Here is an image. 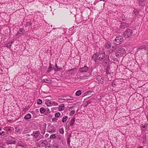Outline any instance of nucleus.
<instances>
[{
	"instance_id": "obj_1",
	"label": "nucleus",
	"mask_w": 148,
	"mask_h": 148,
	"mask_svg": "<svg viewBox=\"0 0 148 148\" xmlns=\"http://www.w3.org/2000/svg\"><path fill=\"white\" fill-rule=\"evenodd\" d=\"M105 53L104 51H100L98 55L94 54L92 57V59L95 61V62H97V60H103L104 61V64L106 65L109 62V58L108 56H105Z\"/></svg>"
},
{
	"instance_id": "obj_2",
	"label": "nucleus",
	"mask_w": 148,
	"mask_h": 148,
	"mask_svg": "<svg viewBox=\"0 0 148 148\" xmlns=\"http://www.w3.org/2000/svg\"><path fill=\"white\" fill-rule=\"evenodd\" d=\"M126 53L125 49L123 48H121L117 49L115 51V55L118 57L121 56L122 54H124Z\"/></svg>"
},
{
	"instance_id": "obj_3",
	"label": "nucleus",
	"mask_w": 148,
	"mask_h": 148,
	"mask_svg": "<svg viewBox=\"0 0 148 148\" xmlns=\"http://www.w3.org/2000/svg\"><path fill=\"white\" fill-rule=\"evenodd\" d=\"M123 40V38L122 37L117 36L114 41V44L116 45H119L122 42Z\"/></svg>"
},
{
	"instance_id": "obj_4",
	"label": "nucleus",
	"mask_w": 148,
	"mask_h": 148,
	"mask_svg": "<svg viewBox=\"0 0 148 148\" xmlns=\"http://www.w3.org/2000/svg\"><path fill=\"white\" fill-rule=\"evenodd\" d=\"M132 34V30L130 29H127L123 33V35L125 38H128L130 37Z\"/></svg>"
},
{
	"instance_id": "obj_5",
	"label": "nucleus",
	"mask_w": 148,
	"mask_h": 148,
	"mask_svg": "<svg viewBox=\"0 0 148 148\" xmlns=\"http://www.w3.org/2000/svg\"><path fill=\"white\" fill-rule=\"evenodd\" d=\"M25 33V31L24 29L22 28L19 29L18 32L16 34V36L18 37L20 36L21 35H23Z\"/></svg>"
},
{
	"instance_id": "obj_6",
	"label": "nucleus",
	"mask_w": 148,
	"mask_h": 148,
	"mask_svg": "<svg viewBox=\"0 0 148 148\" xmlns=\"http://www.w3.org/2000/svg\"><path fill=\"white\" fill-rule=\"evenodd\" d=\"M15 139L12 137H10L9 138L8 140L7 141V143L8 144H15Z\"/></svg>"
},
{
	"instance_id": "obj_7",
	"label": "nucleus",
	"mask_w": 148,
	"mask_h": 148,
	"mask_svg": "<svg viewBox=\"0 0 148 148\" xmlns=\"http://www.w3.org/2000/svg\"><path fill=\"white\" fill-rule=\"evenodd\" d=\"M40 134V131L39 130H38L36 132L34 131L33 132V134H32L31 135L32 136H33L34 138L36 139L38 138Z\"/></svg>"
},
{
	"instance_id": "obj_8",
	"label": "nucleus",
	"mask_w": 148,
	"mask_h": 148,
	"mask_svg": "<svg viewBox=\"0 0 148 148\" xmlns=\"http://www.w3.org/2000/svg\"><path fill=\"white\" fill-rule=\"evenodd\" d=\"M88 70V68L86 66H85L83 67L80 68L79 71L81 72H86Z\"/></svg>"
},
{
	"instance_id": "obj_9",
	"label": "nucleus",
	"mask_w": 148,
	"mask_h": 148,
	"mask_svg": "<svg viewBox=\"0 0 148 148\" xmlns=\"http://www.w3.org/2000/svg\"><path fill=\"white\" fill-rule=\"evenodd\" d=\"M64 96H59L58 98V101L61 103H62L64 102V101L65 100V99H64Z\"/></svg>"
},
{
	"instance_id": "obj_10",
	"label": "nucleus",
	"mask_w": 148,
	"mask_h": 148,
	"mask_svg": "<svg viewBox=\"0 0 148 148\" xmlns=\"http://www.w3.org/2000/svg\"><path fill=\"white\" fill-rule=\"evenodd\" d=\"M129 26V24L125 23H121V27L122 29H124L126 27Z\"/></svg>"
},
{
	"instance_id": "obj_11",
	"label": "nucleus",
	"mask_w": 148,
	"mask_h": 148,
	"mask_svg": "<svg viewBox=\"0 0 148 148\" xmlns=\"http://www.w3.org/2000/svg\"><path fill=\"white\" fill-rule=\"evenodd\" d=\"M14 42V41H12L10 42H9L6 44L5 47H6L9 49H10L11 48L12 45L13 43Z\"/></svg>"
},
{
	"instance_id": "obj_12",
	"label": "nucleus",
	"mask_w": 148,
	"mask_h": 148,
	"mask_svg": "<svg viewBox=\"0 0 148 148\" xmlns=\"http://www.w3.org/2000/svg\"><path fill=\"white\" fill-rule=\"evenodd\" d=\"M31 118V114L29 113H28L25 116L24 119L25 120H28L30 119Z\"/></svg>"
},
{
	"instance_id": "obj_13",
	"label": "nucleus",
	"mask_w": 148,
	"mask_h": 148,
	"mask_svg": "<svg viewBox=\"0 0 148 148\" xmlns=\"http://www.w3.org/2000/svg\"><path fill=\"white\" fill-rule=\"evenodd\" d=\"M64 104H62L59 106V111H61L64 109Z\"/></svg>"
},
{
	"instance_id": "obj_14",
	"label": "nucleus",
	"mask_w": 148,
	"mask_h": 148,
	"mask_svg": "<svg viewBox=\"0 0 148 148\" xmlns=\"http://www.w3.org/2000/svg\"><path fill=\"white\" fill-rule=\"evenodd\" d=\"M41 144L44 147L47 146L48 145L47 141L46 140H43L42 141Z\"/></svg>"
},
{
	"instance_id": "obj_15",
	"label": "nucleus",
	"mask_w": 148,
	"mask_h": 148,
	"mask_svg": "<svg viewBox=\"0 0 148 148\" xmlns=\"http://www.w3.org/2000/svg\"><path fill=\"white\" fill-rule=\"evenodd\" d=\"M106 73L107 75L110 74L111 73L110 69L109 66H108L106 69Z\"/></svg>"
},
{
	"instance_id": "obj_16",
	"label": "nucleus",
	"mask_w": 148,
	"mask_h": 148,
	"mask_svg": "<svg viewBox=\"0 0 148 148\" xmlns=\"http://www.w3.org/2000/svg\"><path fill=\"white\" fill-rule=\"evenodd\" d=\"M89 76H84L80 77L79 79L82 80H84L88 78Z\"/></svg>"
},
{
	"instance_id": "obj_17",
	"label": "nucleus",
	"mask_w": 148,
	"mask_h": 148,
	"mask_svg": "<svg viewBox=\"0 0 148 148\" xmlns=\"http://www.w3.org/2000/svg\"><path fill=\"white\" fill-rule=\"evenodd\" d=\"M105 46L106 47L107 49H109L111 47V44L109 42H108L105 45Z\"/></svg>"
},
{
	"instance_id": "obj_18",
	"label": "nucleus",
	"mask_w": 148,
	"mask_h": 148,
	"mask_svg": "<svg viewBox=\"0 0 148 148\" xmlns=\"http://www.w3.org/2000/svg\"><path fill=\"white\" fill-rule=\"evenodd\" d=\"M146 48V46L145 45H142L140 46V47L138 48V50L140 51L141 50L143 49H145Z\"/></svg>"
},
{
	"instance_id": "obj_19",
	"label": "nucleus",
	"mask_w": 148,
	"mask_h": 148,
	"mask_svg": "<svg viewBox=\"0 0 148 148\" xmlns=\"http://www.w3.org/2000/svg\"><path fill=\"white\" fill-rule=\"evenodd\" d=\"M64 99H65V100H73V97H68V96H64Z\"/></svg>"
},
{
	"instance_id": "obj_20",
	"label": "nucleus",
	"mask_w": 148,
	"mask_h": 148,
	"mask_svg": "<svg viewBox=\"0 0 148 148\" xmlns=\"http://www.w3.org/2000/svg\"><path fill=\"white\" fill-rule=\"evenodd\" d=\"M40 111L41 113L43 114L45 111V109L44 108L42 107L40 108Z\"/></svg>"
},
{
	"instance_id": "obj_21",
	"label": "nucleus",
	"mask_w": 148,
	"mask_h": 148,
	"mask_svg": "<svg viewBox=\"0 0 148 148\" xmlns=\"http://www.w3.org/2000/svg\"><path fill=\"white\" fill-rule=\"evenodd\" d=\"M71 137V134H69L67 137V143L68 144H70V143L71 142L70 139Z\"/></svg>"
},
{
	"instance_id": "obj_22",
	"label": "nucleus",
	"mask_w": 148,
	"mask_h": 148,
	"mask_svg": "<svg viewBox=\"0 0 148 148\" xmlns=\"http://www.w3.org/2000/svg\"><path fill=\"white\" fill-rule=\"evenodd\" d=\"M82 92L80 90H78L75 93V95L77 96H79L81 94Z\"/></svg>"
},
{
	"instance_id": "obj_23",
	"label": "nucleus",
	"mask_w": 148,
	"mask_h": 148,
	"mask_svg": "<svg viewBox=\"0 0 148 148\" xmlns=\"http://www.w3.org/2000/svg\"><path fill=\"white\" fill-rule=\"evenodd\" d=\"M75 118H73L71 119L70 122V125L71 126H73V125L75 121Z\"/></svg>"
},
{
	"instance_id": "obj_24",
	"label": "nucleus",
	"mask_w": 148,
	"mask_h": 148,
	"mask_svg": "<svg viewBox=\"0 0 148 148\" xmlns=\"http://www.w3.org/2000/svg\"><path fill=\"white\" fill-rule=\"evenodd\" d=\"M68 119V117L67 116H64L62 119V122L63 123L65 122Z\"/></svg>"
},
{
	"instance_id": "obj_25",
	"label": "nucleus",
	"mask_w": 148,
	"mask_h": 148,
	"mask_svg": "<svg viewBox=\"0 0 148 148\" xmlns=\"http://www.w3.org/2000/svg\"><path fill=\"white\" fill-rule=\"evenodd\" d=\"M52 70V67L51 66V64H50V65L49 66V67L48 69L47 70V71L48 72H49Z\"/></svg>"
},
{
	"instance_id": "obj_26",
	"label": "nucleus",
	"mask_w": 148,
	"mask_h": 148,
	"mask_svg": "<svg viewBox=\"0 0 148 148\" xmlns=\"http://www.w3.org/2000/svg\"><path fill=\"white\" fill-rule=\"evenodd\" d=\"M60 112H57L55 115V117L56 118H58L60 116Z\"/></svg>"
},
{
	"instance_id": "obj_27",
	"label": "nucleus",
	"mask_w": 148,
	"mask_h": 148,
	"mask_svg": "<svg viewBox=\"0 0 148 148\" xmlns=\"http://www.w3.org/2000/svg\"><path fill=\"white\" fill-rule=\"evenodd\" d=\"M46 103H47V105L48 106H51V101L50 100L47 101Z\"/></svg>"
},
{
	"instance_id": "obj_28",
	"label": "nucleus",
	"mask_w": 148,
	"mask_h": 148,
	"mask_svg": "<svg viewBox=\"0 0 148 148\" xmlns=\"http://www.w3.org/2000/svg\"><path fill=\"white\" fill-rule=\"evenodd\" d=\"M59 132L60 133L63 134L64 133V130L63 128H61L59 130Z\"/></svg>"
},
{
	"instance_id": "obj_29",
	"label": "nucleus",
	"mask_w": 148,
	"mask_h": 148,
	"mask_svg": "<svg viewBox=\"0 0 148 148\" xmlns=\"http://www.w3.org/2000/svg\"><path fill=\"white\" fill-rule=\"evenodd\" d=\"M30 131V130L29 129H27L26 130H25L24 131L23 133H24V134H25V133H29Z\"/></svg>"
},
{
	"instance_id": "obj_30",
	"label": "nucleus",
	"mask_w": 148,
	"mask_h": 148,
	"mask_svg": "<svg viewBox=\"0 0 148 148\" xmlns=\"http://www.w3.org/2000/svg\"><path fill=\"white\" fill-rule=\"evenodd\" d=\"M55 134H52L50 136V138L51 139H54L56 138Z\"/></svg>"
},
{
	"instance_id": "obj_31",
	"label": "nucleus",
	"mask_w": 148,
	"mask_h": 148,
	"mask_svg": "<svg viewBox=\"0 0 148 148\" xmlns=\"http://www.w3.org/2000/svg\"><path fill=\"white\" fill-rule=\"evenodd\" d=\"M53 148H58V145L56 143H54L53 145Z\"/></svg>"
},
{
	"instance_id": "obj_32",
	"label": "nucleus",
	"mask_w": 148,
	"mask_h": 148,
	"mask_svg": "<svg viewBox=\"0 0 148 148\" xmlns=\"http://www.w3.org/2000/svg\"><path fill=\"white\" fill-rule=\"evenodd\" d=\"M42 103V101L41 99H39L37 102V104H41Z\"/></svg>"
},
{
	"instance_id": "obj_33",
	"label": "nucleus",
	"mask_w": 148,
	"mask_h": 148,
	"mask_svg": "<svg viewBox=\"0 0 148 148\" xmlns=\"http://www.w3.org/2000/svg\"><path fill=\"white\" fill-rule=\"evenodd\" d=\"M61 69V68H59L58 67L54 69V70L56 71H58L60 70Z\"/></svg>"
},
{
	"instance_id": "obj_34",
	"label": "nucleus",
	"mask_w": 148,
	"mask_h": 148,
	"mask_svg": "<svg viewBox=\"0 0 148 148\" xmlns=\"http://www.w3.org/2000/svg\"><path fill=\"white\" fill-rule=\"evenodd\" d=\"M43 80L44 82L47 83H49V82H50V80L48 79H43Z\"/></svg>"
},
{
	"instance_id": "obj_35",
	"label": "nucleus",
	"mask_w": 148,
	"mask_h": 148,
	"mask_svg": "<svg viewBox=\"0 0 148 148\" xmlns=\"http://www.w3.org/2000/svg\"><path fill=\"white\" fill-rule=\"evenodd\" d=\"M45 130L43 129L42 130H41V133L42 134H44L45 133Z\"/></svg>"
},
{
	"instance_id": "obj_36",
	"label": "nucleus",
	"mask_w": 148,
	"mask_h": 148,
	"mask_svg": "<svg viewBox=\"0 0 148 148\" xmlns=\"http://www.w3.org/2000/svg\"><path fill=\"white\" fill-rule=\"evenodd\" d=\"M49 132L50 133H55L56 132V130H51Z\"/></svg>"
},
{
	"instance_id": "obj_37",
	"label": "nucleus",
	"mask_w": 148,
	"mask_h": 148,
	"mask_svg": "<svg viewBox=\"0 0 148 148\" xmlns=\"http://www.w3.org/2000/svg\"><path fill=\"white\" fill-rule=\"evenodd\" d=\"M57 120L58 119L56 118H54L52 119V121L53 122H56L57 121Z\"/></svg>"
},
{
	"instance_id": "obj_38",
	"label": "nucleus",
	"mask_w": 148,
	"mask_h": 148,
	"mask_svg": "<svg viewBox=\"0 0 148 148\" xmlns=\"http://www.w3.org/2000/svg\"><path fill=\"white\" fill-rule=\"evenodd\" d=\"M75 112V111L74 110L71 111L70 112V114L71 115H72L74 114Z\"/></svg>"
},
{
	"instance_id": "obj_39",
	"label": "nucleus",
	"mask_w": 148,
	"mask_h": 148,
	"mask_svg": "<svg viewBox=\"0 0 148 148\" xmlns=\"http://www.w3.org/2000/svg\"><path fill=\"white\" fill-rule=\"evenodd\" d=\"M147 124H145V125H144V126H143L142 127L143 128H145V127L147 126Z\"/></svg>"
},
{
	"instance_id": "obj_40",
	"label": "nucleus",
	"mask_w": 148,
	"mask_h": 148,
	"mask_svg": "<svg viewBox=\"0 0 148 148\" xmlns=\"http://www.w3.org/2000/svg\"><path fill=\"white\" fill-rule=\"evenodd\" d=\"M5 133L4 131H2L1 132H0V135H3V134Z\"/></svg>"
},
{
	"instance_id": "obj_41",
	"label": "nucleus",
	"mask_w": 148,
	"mask_h": 148,
	"mask_svg": "<svg viewBox=\"0 0 148 148\" xmlns=\"http://www.w3.org/2000/svg\"><path fill=\"white\" fill-rule=\"evenodd\" d=\"M19 130L17 128H15V131H16V132H18Z\"/></svg>"
},
{
	"instance_id": "obj_42",
	"label": "nucleus",
	"mask_w": 148,
	"mask_h": 148,
	"mask_svg": "<svg viewBox=\"0 0 148 148\" xmlns=\"http://www.w3.org/2000/svg\"><path fill=\"white\" fill-rule=\"evenodd\" d=\"M54 105L57 106V105H58V103H57V102H54Z\"/></svg>"
},
{
	"instance_id": "obj_43",
	"label": "nucleus",
	"mask_w": 148,
	"mask_h": 148,
	"mask_svg": "<svg viewBox=\"0 0 148 148\" xmlns=\"http://www.w3.org/2000/svg\"><path fill=\"white\" fill-rule=\"evenodd\" d=\"M26 136H30V135L29 134H27L26 135Z\"/></svg>"
},
{
	"instance_id": "obj_44",
	"label": "nucleus",
	"mask_w": 148,
	"mask_h": 148,
	"mask_svg": "<svg viewBox=\"0 0 148 148\" xmlns=\"http://www.w3.org/2000/svg\"><path fill=\"white\" fill-rule=\"evenodd\" d=\"M138 148H143L142 146H139L138 147Z\"/></svg>"
},
{
	"instance_id": "obj_45",
	"label": "nucleus",
	"mask_w": 148,
	"mask_h": 148,
	"mask_svg": "<svg viewBox=\"0 0 148 148\" xmlns=\"http://www.w3.org/2000/svg\"><path fill=\"white\" fill-rule=\"evenodd\" d=\"M144 0H139V1H140V2H143V1H144Z\"/></svg>"
},
{
	"instance_id": "obj_46",
	"label": "nucleus",
	"mask_w": 148,
	"mask_h": 148,
	"mask_svg": "<svg viewBox=\"0 0 148 148\" xmlns=\"http://www.w3.org/2000/svg\"><path fill=\"white\" fill-rule=\"evenodd\" d=\"M8 130V131H10L11 130V128H9Z\"/></svg>"
},
{
	"instance_id": "obj_47",
	"label": "nucleus",
	"mask_w": 148,
	"mask_h": 148,
	"mask_svg": "<svg viewBox=\"0 0 148 148\" xmlns=\"http://www.w3.org/2000/svg\"><path fill=\"white\" fill-rule=\"evenodd\" d=\"M146 136H145L144 138V140H145L146 139Z\"/></svg>"
},
{
	"instance_id": "obj_48",
	"label": "nucleus",
	"mask_w": 148,
	"mask_h": 148,
	"mask_svg": "<svg viewBox=\"0 0 148 148\" xmlns=\"http://www.w3.org/2000/svg\"><path fill=\"white\" fill-rule=\"evenodd\" d=\"M56 68H57V67H58L56 64Z\"/></svg>"
},
{
	"instance_id": "obj_49",
	"label": "nucleus",
	"mask_w": 148,
	"mask_h": 148,
	"mask_svg": "<svg viewBox=\"0 0 148 148\" xmlns=\"http://www.w3.org/2000/svg\"><path fill=\"white\" fill-rule=\"evenodd\" d=\"M90 103V102H88V101L87 102V103H88H88Z\"/></svg>"
},
{
	"instance_id": "obj_50",
	"label": "nucleus",
	"mask_w": 148,
	"mask_h": 148,
	"mask_svg": "<svg viewBox=\"0 0 148 148\" xmlns=\"http://www.w3.org/2000/svg\"><path fill=\"white\" fill-rule=\"evenodd\" d=\"M90 103V102H88V101L87 102V103H88H88Z\"/></svg>"
},
{
	"instance_id": "obj_51",
	"label": "nucleus",
	"mask_w": 148,
	"mask_h": 148,
	"mask_svg": "<svg viewBox=\"0 0 148 148\" xmlns=\"http://www.w3.org/2000/svg\"><path fill=\"white\" fill-rule=\"evenodd\" d=\"M1 128L0 127V131H1Z\"/></svg>"
},
{
	"instance_id": "obj_52",
	"label": "nucleus",
	"mask_w": 148,
	"mask_h": 148,
	"mask_svg": "<svg viewBox=\"0 0 148 148\" xmlns=\"http://www.w3.org/2000/svg\"><path fill=\"white\" fill-rule=\"evenodd\" d=\"M40 139V138L38 139L37 140H38Z\"/></svg>"
},
{
	"instance_id": "obj_53",
	"label": "nucleus",
	"mask_w": 148,
	"mask_h": 148,
	"mask_svg": "<svg viewBox=\"0 0 148 148\" xmlns=\"http://www.w3.org/2000/svg\"><path fill=\"white\" fill-rule=\"evenodd\" d=\"M52 25H51V27H52Z\"/></svg>"
},
{
	"instance_id": "obj_54",
	"label": "nucleus",
	"mask_w": 148,
	"mask_h": 148,
	"mask_svg": "<svg viewBox=\"0 0 148 148\" xmlns=\"http://www.w3.org/2000/svg\"><path fill=\"white\" fill-rule=\"evenodd\" d=\"M102 0H99L100 1H101Z\"/></svg>"
}]
</instances>
